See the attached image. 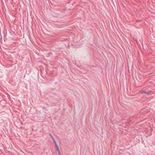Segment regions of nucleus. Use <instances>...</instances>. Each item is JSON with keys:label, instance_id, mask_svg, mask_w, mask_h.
Returning a JSON list of instances; mask_svg holds the SVG:
<instances>
[{"label": "nucleus", "instance_id": "f257e3e1", "mask_svg": "<svg viewBox=\"0 0 155 155\" xmlns=\"http://www.w3.org/2000/svg\"><path fill=\"white\" fill-rule=\"evenodd\" d=\"M151 91H145L144 90H141L140 91V93L142 94H150L151 92Z\"/></svg>", "mask_w": 155, "mask_h": 155}, {"label": "nucleus", "instance_id": "20e7f679", "mask_svg": "<svg viewBox=\"0 0 155 155\" xmlns=\"http://www.w3.org/2000/svg\"><path fill=\"white\" fill-rule=\"evenodd\" d=\"M53 141V142H54V144H55V146H56L57 145V144L56 143V141H55L54 140Z\"/></svg>", "mask_w": 155, "mask_h": 155}, {"label": "nucleus", "instance_id": "7ed1b4c3", "mask_svg": "<svg viewBox=\"0 0 155 155\" xmlns=\"http://www.w3.org/2000/svg\"><path fill=\"white\" fill-rule=\"evenodd\" d=\"M49 135H50V136L51 137L52 140H54L51 134H50Z\"/></svg>", "mask_w": 155, "mask_h": 155}, {"label": "nucleus", "instance_id": "f03ea898", "mask_svg": "<svg viewBox=\"0 0 155 155\" xmlns=\"http://www.w3.org/2000/svg\"><path fill=\"white\" fill-rule=\"evenodd\" d=\"M55 147H56V150L58 153V155H60V150L59 149L58 146V145H57L55 146Z\"/></svg>", "mask_w": 155, "mask_h": 155}]
</instances>
